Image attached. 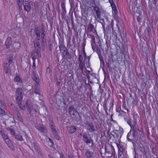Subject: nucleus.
<instances>
[{"instance_id":"nucleus-1","label":"nucleus","mask_w":158,"mask_h":158,"mask_svg":"<svg viewBox=\"0 0 158 158\" xmlns=\"http://www.w3.org/2000/svg\"><path fill=\"white\" fill-rule=\"evenodd\" d=\"M24 94L23 90L21 88H18L16 89L15 95L16 101L20 108L22 109H23L24 107L22 105Z\"/></svg>"},{"instance_id":"nucleus-2","label":"nucleus","mask_w":158,"mask_h":158,"mask_svg":"<svg viewBox=\"0 0 158 158\" xmlns=\"http://www.w3.org/2000/svg\"><path fill=\"white\" fill-rule=\"evenodd\" d=\"M132 134L134 139H136V137H138L139 135L143 137L144 136V134L143 131H139L138 128H137L135 125H132Z\"/></svg>"},{"instance_id":"nucleus-3","label":"nucleus","mask_w":158,"mask_h":158,"mask_svg":"<svg viewBox=\"0 0 158 158\" xmlns=\"http://www.w3.org/2000/svg\"><path fill=\"white\" fill-rule=\"evenodd\" d=\"M39 40H35L34 42V44L36 53L38 54V56L40 58L41 57V54L40 53L41 48Z\"/></svg>"},{"instance_id":"nucleus-4","label":"nucleus","mask_w":158,"mask_h":158,"mask_svg":"<svg viewBox=\"0 0 158 158\" xmlns=\"http://www.w3.org/2000/svg\"><path fill=\"white\" fill-rule=\"evenodd\" d=\"M114 147L112 146V145H105V152L104 154V156L102 154V153H101V154L102 156L104 157L106 153L110 154L111 155H112L114 154Z\"/></svg>"},{"instance_id":"nucleus-5","label":"nucleus","mask_w":158,"mask_h":158,"mask_svg":"<svg viewBox=\"0 0 158 158\" xmlns=\"http://www.w3.org/2000/svg\"><path fill=\"white\" fill-rule=\"evenodd\" d=\"M84 124L86 129L90 132H93L96 130L95 127L92 122L87 121Z\"/></svg>"},{"instance_id":"nucleus-6","label":"nucleus","mask_w":158,"mask_h":158,"mask_svg":"<svg viewBox=\"0 0 158 158\" xmlns=\"http://www.w3.org/2000/svg\"><path fill=\"white\" fill-rule=\"evenodd\" d=\"M35 127L41 132L47 133L48 132L46 127L45 125L40 124H37L35 125Z\"/></svg>"},{"instance_id":"nucleus-7","label":"nucleus","mask_w":158,"mask_h":158,"mask_svg":"<svg viewBox=\"0 0 158 158\" xmlns=\"http://www.w3.org/2000/svg\"><path fill=\"white\" fill-rule=\"evenodd\" d=\"M32 147L35 150L36 152L40 156H42L41 149L39 147V145L37 143H33L32 144Z\"/></svg>"},{"instance_id":"nucleus-8","label":"nucleus","mask_w":158,"mask_h":158,"mask_svg":"<svg viewBox=\"0 0 158 158\" xmlns=\"http://www.w3.org/2000/svg\"><path fill=\"white\" fill-rule=\"evenodd\" d=\"M31 78L36 84H39L40 82V80L39 77L36 72L34 71H32L31 73Z\"/></svg>"},{"instance_id":"nucleus-9","label":"nucleus","mask_w":158,"mask_h":158,"mask_svg":"<svg viewBox=\"0 0 158 158\" xmlns=\"http://www.w3.org/2000/svg\"><path fill=\"white\" fill-rule=\"evenodd\" d=\"M32 93H35V94H37L39 95L41 94V92L39 87V84H36L33 90H32Z\"/></svg>"},{"instance_id":"nucleus-10","label":"nucleus","mask_w":158,"mask_h":158,"mask_svg":"<svg viewBox=\"0 0 158 158\" xmlns=\"http://www.w3.org/2000/svg\"><path fill=\"white\" fill-rule=\"evenodd\" d=\"M61 55L64 59L67 60L70 59L71 58V53L68 51H66V52L62 54Z\"/></svg>"},{"instance_id":"nucleus-11","label":"nucleus","mask_w":158,"mask_h":158,"mask_svg":"<svg viewBox=\"0 0 158 158\" xmlns=\"http://www.w3.org/2000/svg\"><path fill=\"white\" fill-rule=\"evenodd\" d=\"M69 113L70 115L74 116V114L77 113V110L74 108V106H70L68 108Z\"/></svg>"},{"instance_id":"nucleus-12","label":"nucleus","mask_w":158,"mask_h":158,"mask_svg":"<svg viewBox=\"0 0 158 158\" xmlns=\"http://www.w3.org/2000/svg\"><path fill=\"white\" fill-rule=\"evenodd\" d=\"M32 5V2L31 1L29 2L28 4L23 5L24 10L28 12L31 10V6Z\"/></svg>"},{"instance_id":"nucleus-13","label":"nucleus","mask_w":158,"mask_h":158,"mask_svg":"<svg viewBox=\"0 0 158 158\" xmlns=\"http://www.w3.org/2000/svg\"><path fill=\"white\" fill-rule=\"evenodd\" d=\"M34 32L35 35L37 36L36 40H40V34H41V33L40 30L38 26L35 28Z\"/></svg>"},{"instance_id":"nucleus-14","label":"nucleus","mask_w":158,"mask_h":158,"mask_svg":"<svg viewBox=\"0 0 158 158\" xmlns=\"http://www.w3.org/2000/svg\"><path fill=\"white\" fill-rule=\"evenodd\" d=\"M59 48H60V52L61 55L64 53L66 52V51H68L66 48L61 42L60 43Z\"/></svg>"},{"instance_id":"nucleus-15","label":"nucleus","mask_w":158,"mask_h":158,"mask_svg":"<svg viewBox=\"0 0 158 158\" xmlns=\"http://www.w3.org/2000/svg\"><path fill=\"white\" fill-rule=\"evenodd\" d=\"M90 10H89L87 8H85L81 10V14L82 15L85 17H86L88 16V15L89 14V11H90Z\"/></svg>"},{"instance_id":"nucleus-16","label":"nucleus","mask_w":158,"mask_h":158,"mask_svg":"<svg viewBox=\"0 0 158 158\" xmlns=\"http://www.w3.org/2000/svg\"><path fill=\"white\" fill-rule=\"evenodd\" d=\"M94 11L96 13L97 18L100 19L101 18V11L100 8L97 6L94 7Z\"/></svg>"},{"instance_id":"nucleus-17","label":"nucleus","mask_w":158,"mask_h":158,"mask_svg":"<svg viewBox=\"0 0 158 158\" xmlns=\"http://www.w3.org/2000/svg\"><path fill=\"white\" fill-rule=\"evenodd\" d=\"M12 43V38L11 37H8L7 38L5 45L6 47V48H7L10 47Z\"/></svg>"},{"instance_id":"nucleus-18","label":"nucleus","mask_w":158,"mask_h":158,"mask_svg":"<svg viewBox=\"0 0 158 158\" xmlns=\"http://www.w3.org/2000/svg\"><path fill=\"white\" fill-rule=\"evenodd\" d=\"M87 29L89 32H94L95 31L94 26L91 23H89L88 25Z\"/></svg>"},{"instance_id":"nucleus-19","label":"nucleus","mask_w":158,"mask_h":158,"mask_svg":"<svg viewBox=\"0 0 158 158\" xmlns=\"http://www.w3.org/2000/svg\"><path fill=\"white\" fill-rule=\"evenodd\" d=\"M83 141L86 144H89L90 143V140L88 138L87 135L86 133H85L83 135Z\"/></svg>"},{"instance_id":"nucleus-20","label":"nucleus","mask_w":158,"mask_h":158,"mask_svg":"<svg viewBox=\"0 0 158 158\" xmlns=\"http://www.w3.org/2000/svg\"><path fill=\"white\" fill-rule=\"evenodd\" d=\"M16 116L17 118V119L20 121L21 123H23V120L21 117V116L19 112V111L15 112L14 114Z\"/></svg>"},{"instance_id":"nucleus-21","label":"nucleus","mask_w":158,"mask_h":158,"mask_svg":"<svg viewBox=\"0 0 158 158\" xmlns=\"http://www.w3.org/2000/svg\"><path fill=\"white\" fill-rule=\"evenodd\" d=\"M40 30L41 33V36H46V31L45 27L44 25H41Z\"/></svg>"},{"instance_id":"nucleus-22","label":"nucleus","mask_w":158,"mask_h":158,"mask_svg":"<svg viewBox=\"0 0 158 158\" xmlns=\"http://www.w3.org/2000/svg\"><path fill=\"white\" fill-rule=\"evenodd\" d=\"M10 65L6 63H4V71L6 73H8L9 72Z\"/></svg>"},{"instance_id":"nucleus-23","label":"nucleus","mask_w":158,"mask_h":158,"mask_svg":"<svg viewBox=\"0 0 158 158\" xmlns=\"http://www.w3.org/2000/svg\"><path fill=\"white\" fill-rule=\"evenodd\" d=\"M77 130V128L74 126H71L69 127V132L70 134H72L75 132Z\"/></svg>"},{"instance_id":"nucleus-24","label":"nucleus","mask_w":158,"mask_h":158,"mask_svg":"<svg viewBox=\"0 0 158 158\" xmlns=\"http://www.w3.org/2000/svg\"><path fill=\"white\" fill-rule=\"evenodd\" d=\"M14 137L15 139L18 141H21L24 140V139L23 138L22 136L19 134H16V135H15Z\"/></svg>"},{"instance_id":"nucleus-25","label":"nucleus","mask_w":158,"mask_h":158,"mask_svg":"<svg viewBox=\"0 0 158 158\" xmlns=\"http://www.w3.org/2000/svg\"><path fill=\"white\" fill-rule=\"evenodd\" d=\"M34 8H33V10L35 12H37L39 10V5L38 2L35 1L34 2Z\"/></svg>"},{"instance_id":"nucleus-26","label":"nucleus","mask_w":158,"mask_h":158,"mask_svg":"<svg viewBox=\"0 0 158 158\" xmlns=\"http://www.w3.org/2000/svg\"><path fill=\"white\" fill-rule=\"evenodd\" d=\"M85 154L87 158H90L93 156V153L89 150H87L85 152Z\"/></svg>"},{"instance_id":"nucleus-27","label":"nucleus","mask_w":158,"mask_h":158,"mask_svg":"<svg viewBox=\"0 0 158 158\" xmlns=\"http://www.w3.org/2000/svg\"><path fill=\"white\" fill-rule=\"evenodd\" d=\"M10 108L13 110L14 114L19 111L17 108L13 104H11L10 106Z\"/></svg>"},{"instance_id":"nucleus-28","label":"nucleus","mask_w":158,"mask_h":158,"mask_svg":"<svg viewBox=\"0 0 158 158\" xmlns=\"http://www.w3.org/2000/svg\"><path fill=\"white\" fill-rule=\"evenodd\" d=\"M42 38L41 44L42 46H45L46 43V36H41Z\"/></svg>"},{"instance_id":"nucleus-29","label":"nucleus","mask_w":158,"mask_h":158,"mask_svg":"<svg viewBox=\"0 0 158 158\" xmlns=\"http://www.w3.org/2000/svg\"><path fill=\"white\" fill-rule=\"evenodd\" d=\"M74 115H75L74 118V120L76 121H79L80 120L81 117L78 112H77V113H76V114H74Z\"/></svg>"},{"instance_id":"nucleus-30","label":"nucleus","mask_w":158,"mask_h":158,"mask_svg":"<svg viewBox=\"0 0 158 158\" xmlns=\"http://www.w3.org/2000/svg\"><path fill=\"white\" fill-rule=\"evenodd\" d=\"M78 64H79V67L80 69H81L82 73H83V68L85 66V64H84V63H83V62H78Z\"/></svg>"},{"instance_id":"nucleus-31","label":"nucleus","mask_w":158,"mask_h":158,"mask_svg":"<svg viewBox=\"0 0 158 158\" xmlns=\"http://www.w3.org/2000/svg\"><path fill=\"white\" fill-rule=\"evenodd\" d=\"M14 81L15 82H19L20 83L22 82V81L20 77L18 75L16 76V77L14 78Z\"/></svg>"},{"instance_id":"nucleus-32","label":"nucleus","mask_w":158,"mask_h":158,"mask_svg":"<svg viewBox=\"0 0 158 158\" xmlns=\"http://www.w3.org/2000/svg\"><path fill=\"white\" fill-rule=\"evenodd\" d=\"M8 61V63L9 64H11L13 62V55L12 54L10 55L7 58Z\"/></svg>"},{"instance_id":"nucleus-33","label":"nucleus","mask_w":158,"mask_h":158,"mask_svg":"<svg viewBox=\"0 0 158 158\" xmlns=\"http://www.w3.org/2000/svg\"><path fill=\"white\" fill-rule=\"evenodd\" d=\"M8 147L12 150L14 151L15 150V148L14 145L11 142L8 143L7 145Z\"/></svg>"},{"instance_id":"nucleus-34","label":"nucleus","mask_w":158,"mask_h":158,"mask_svg":"<svg viewBox=\"0 0 158 158\" xmlns=\"http://www.w3.org/2000/svg\"><path fill=\"white\" fill-rule=\"evenodd\" d=\"M123 132L120 130H116L114 132L115 134H117L118 135V136H120V138L121 137V135L123 134Z\"/></svg>"},{"instance_id":"nucleus-35","label":"nucleus","mask_w":158,"mask_h":158,"mask_svg":"<svg viewBox=\"0 0 158 158\" xmlns=\"http://www.w3.org/2000/svg\"><path fill=\"white\" fill-rule=\"evenodd\" d=\"M117 146L118 148V151L122 153L123 150V148L122 146L120 145V144L118 143L117 144Z\"/></svg>"},{"instance_id":"nucleus-36","label":"nucleus","mask_w":158,"mask_h":158,"mask_svg":"<svg viewBox=\"0 0 158 158\" xmlns=\"http://www.w3.org/2000/svg\"><path fill=\"white\" fill-rule=\"evenodd\" d=\"M144 148L141 147L140 145H139L137 146V150H139L141 153H143L144 151Z\"/></svg>"},{"instance_id":"nucleus-37","label":"nucleus","mask_w":158,"mask_h":158,"mask_svg":"<svg viewBox=\"0 0 158 158\" xmlns=\"http://www.w3.org/2000/svg\"><path fill=\"white\" fill-rule=\"evenodd\" d=\"M52 133H53V134L54 136V137H55V138L57 140H59L60 137H59L56 131L53 132Z\"/></svg>"},{"instance_id":"nucleus-38","label":"nucleus","mask_w":158,"mask_h":158,"mask_svg":"<svg viewBox=\"0 0 158 158\" xmlns=\"http://www.w3.org/2000/svg\"><path fill=\"white\" fill-rule=\"evenodd\" d=\"M0 134L1 135L3 139H5L6 138H7V137H8L6 135L5 133L2 130L0 131Z\"/></svg>"},{"instance_id":"nucleus-39","label":"nucleus","mask_w":158,"mask_h":158,"mask_svg":"<svg viewBox=\"0 0 158 158\" xmlns=\"http://www.w3.org/2000/svg\"><path fill=\"white\" fill-rule=\"evenodd\" d=\"M15 46H16V48H19L21 46V44L20 42L19 41L15 42Z\"/></svg>"},{"instance_id":"nucleus-40","label":"nucleus","mask_w":158,"mask_h":158,"mask_svg":"<svg viewBox=\"0 0 158 158\" xmlns=\"http://www.w3.org/2000/svg\"><path fill=\"white\" fill-rule=\"evenodd\" d=\"M147 32L148 33V35L149 36L151 32V28L149 26H148L147 28Z\"/></svg>"},{"instance_id":"nucleus-41","label":"nucleus","mask_w":158,"mask_h":158,"mask_svg":"<svg viewBox=\"0 0 158 158\" xmlns=\"http://www.w3.org/2000/svg\"><path fill=\"white\" fill-rule=\"evenodd\" d=\"M4 140L6 145H7L8 143H9L11 142L8 137H7V138H6L5 139H4Z\"/></svg>"},{"instance_id":"nucleus-42","label":"nucleus","mask_w":158,"mask_h":158,"mask_svg":"<svg viewBox=\"0 0 158 158\" xmlns=\"http://www.w3.org/2000/svg\"><path fill=\"white\" fill-rule=\"evenodd\" d=\"M83 57L81 55H79L78 60L79 61V63L83 62Z\"/></svg>"},{"instance_id":"nucleus-43","label":"nucleus","mask_w":158,"mask_h":158,"mask_svg":"<svg viewBox=\"0 0 158 158\" xmlns=\"http://www.w3.org/2000/svg\"><path fill=\"white\" fill-rule=\"evenodd\" d=\"M49 125L50 126L54 125V123L52 119H50L49 120Z\"/></svg>"},{"instance_id":"nucleus-44","label":"nucleus","mask_w":158,"mask_h":158,"mask_svg":"<svg viewBox=\"0 0 158 158\" xmlns=\"http://www.w3.org/2000/svg\"><path fill=\"white\" fill-rule=\"evenodd\" d=\"M5 111L3 109L0 107V114L3 115H5Z\"/></svg>"},{"instance_id":"nucleus-45","label":"nucleus","mask_w":158,"mask_h":158,"mask_svg":"<svg viewBox=\"0 0 158 158\" xmlns=\"http://www.w3.org/2000/svg\"><path fill=\"white\" fill-rule=\"evenodd\" d=\"M24 106L23 109V110L24 108L25 107H26V108H27L28 107L30 106V105L29 103H28V101H27L26 102V103L25 105L24 106Z\"/></svg>"},{"instance_id":"nucleus-46","label":"nucleus","mask_w":158,"mask_h":158,"mask_svg":"<svg viewBox=\"0 0 158 158\" xmlns=\"http://www.w3.org/2000/svg\"><path fill=\"white\" fill-rule=\"evenodd\" d=\"M50 126V127L51 129H52V132L56 131L54 125L51 126Z\"/></svg>"},{"instance_id":"nucleus-47","label":"nucleus","mask_w":158,"mask_h":158,"mask_svg":"<svg viewBox=\"0 0 158 158\" xmlns=\"http://www.w3.org/2000/svg\"><path fill=\"white\" fill-rule=\"evenodd\" d=\"M110 2L111 4V5L112 6V9L114 10L115 9H116V7L115 6V5L114 4L112 3L110 1Z\"/></svg>"},{"instance_id":"nucleus-48","label":"nucleus","mask_w":158,"mask_h":158,"mask_svg":"<svg viewBox=\"0 0 158 158\" xmlns=\"http://www.w3.org/2000/svg\"><path fill=\"white\" fill-rule=\"evenodd\" d=\"M31 56L32 57L33 61H35V59H36L37 57L36 56L32 54Z\"/></svg>"},{"instance_id":"nucleus-49","label":"nucleus","mask_w":158,"mask_h":158,"mask_svg":"<svg viewBox=\"0 0 158 158\" xmlns=\"http://www.w3.org/2000/svg\"><path fill=\"white\" fill-rule=\"evenodd\" d=\"M142 19V17L140 15L138 16L137 18V20L138 22H139Z\"/></svg>"},{"instance_id":"nucleus-50","label":"nucleus","mask_w":158,"mask_h":158,"mask_svg":"<svg viewBox=\"0 0 158 158\" xmlns=\"http://www.w3.org/2000/svg\"><path fill=\"white\" fill-rule=\"evenodd\" d=\"M10 134L12 136H15V135H16L14 129H13L10 132Z\"/></svg>"},{"instance_id":"nucleus-51","label":"nucleus","mask_w":158,"mask_h":158,"mask_svg":"<svg viewBox=\"0 0 158 158\" xmlns=\"http://www.w3.org/2000/svg\"><path fill=\"white\" fill-rule=\"evenodd\" d=\"M27 108V109L28 110V113L30 114L31 113V111L32 110V109L31 108V106L28 107Z\"/></svg>"},{"instance_id":"nucleus-52","label":"nucleus","mask_w":158,"mask_h":158,"mask_svg":"<svg viewBox=\"0 0 158 158\" xmlns=\"http://www.w3.org/2000/svg\"><path fill=\"white\" fill-rule=\"evenodd\" d=\"M83 62L85 64H86L88 66H89L88 64V60L87 58H85L84 59V60L83 61Z\"/></svg>"},{"instance_id":"nucleus-53","label":"nucleus","mask_w":158,"mask_h":158,"mask_svg":"<svg viewBox=\"0 0 158 158\" xmlns=\"http://www.w3.org/2000/svg\"><path fill=\"white\" fill-rule=\"evenodd\" d=\"M127 123L131 127V129H132V125H131V121L130 120H128L127 121Z\"/></svg>"},{"instance_id":"nucleus-54","label":"nucleus","mask_w":158,"mask_h":158,"mask_svg":"<svg viewBox=\"0 0 158 158\" xmlns=\"http://www.w3.org/2000/svg\"><path fill=\"white\" fill-rule=\"evenodd\" d=\"M35 62V61H33L32 68L34 70L36 68Z\"/></svg>"},{"instance_id":"nucleus-55","label":"nucleus","mask_w":158,"mask_h":158,"mask_svg":"<svg viewBox=\"0 0 158 158\" xmlns=\"http://www.w3.org/2000/svg\"><path fill=\"white\" fill-rule=\"evenodd\" d=\"M88 60V64L89 65H90V56H87V58H86Z\"/></svg>"},{"instance_id":"nucleus-56","label":"nucleus","mask_w":158,"mask_h":158,"mask_svg":"<svg viewBox=\"0 0 158 158\" xmlns=\"http://www.w3.org/2000/svg\"><path fill=\"white\" fill-rule=\"evenodd\" d=\"M23 5H24V4H28L29 3V2H28V0L27 1L26 0H23Z\"/></svg>"},{"instance_id":"nucleus-57","label":"nucleus","mask_w":158,"mask_h":158,"mask_svg":"<svg viewBox=\"0 0 158 158\" xmlns=\"http://www.w3.org/2000/svg\"><path fill=\"white\" fill-rule=\"evenodd\" d=\"M118 158H124V155L121 153L120 155L119 156V155H118Z\"/></svg>"},{"instance_id":"nucleus-58","label":"nucleus","mask_w":158,"mask_h":158,"mask_svg":"<svg viewBox=\"0 0 158 158\" xmlns=\"http://www.w3.org/2000/svg\"><path fill=\"white\" fill-rule=\"evenodd\" d=\"M61 7L63 10H65V5L64 4L62 3L61 4Z\"/></svg>"},{"instance_id":"nucleus-59","label":"nucleus","mask_w":158,"mask_h":158,"mask_svg":"<svg viewBox=\"0 0 158 158\" xmlns=\"http://www.w3.org/2000/svg\"><path fill=\"white\" fill-rule=\"evenodd\" d=\"M17 5H18V7H20V6H22V2H17Z\"/></svg>"},{"instance_id":"nucleus-60","label":"nucleus","mask_w":158,"mask_h":158,"mask_svg":"<svg viewBox=\"0 0 158 158\" xmlns=\"http://www.w3.org/2000/svg\"><path fill=\"white\" fill-rule=\"evenodd\" d=\"M6 129L7 130L9 131L10 132L12 131L13 129L10 127H7Z\"/></svg>"},{"instance_id":"nucleus-61","label":"nucleus","mask_w":158,"mask_h":158,"mask_svg":"<svg viewBox=\"0 0 158 158\" xmlns=\"http://www.w3.org/2000/svg\"><path fill=\"white\" fill-rule=\"evenodd\" d=\"M48 156L49 158H55L53 156L50 154H48Z\"/></svg>"},{"instance_id":"nucleus-62","label":"nucleus","mask_w":158,"mask_h":158,"mask_svg":"<svg viewBox=\"0 0 158 158\" xmlns=\"http://www.w3.org/2000/svg\"><path fill=\"white\" fill-rule=\"evenodd\" d=\"M110 121H111V122H113L114 123H116V121L115 120H114L112 118H111L110 119Z\"/></svg>"},{"instance_id":"nucleus-63","label":"nucleus","mask_w":158,"mask_h":158,"mask_svg":"<svg viewBox=\"0 0 158 158\" xmlns=\"http://www.w3.org/2000/svg\"><path fill=\"white\" fill-rule=\"evenodd\" d=\"M47 72L48 73L50 72V69L49 67H47L46 69Z\"/></svg>"},{"instance_id":"nucleus-64","label":"nucleus","mask_w":158,"mask_h":158,"mask_svg":"<svg viewBox=\"0 0 158 158\" xmlns=\"http://www.w3.org/2000/svg\"><path fill=\"white\" fill-rule=\"evenodd\" d=\"M69 158H75L72 155H70L69 156Z\"/></svg>"}]
</instances>
